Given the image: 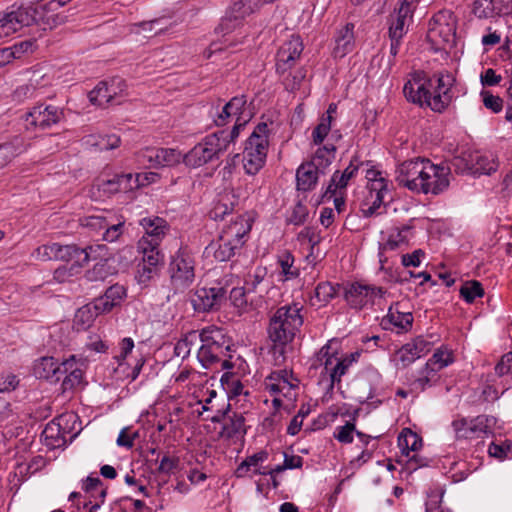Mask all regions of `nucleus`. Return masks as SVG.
<instances>
[{
  "mask_svg": "<svg viewBox=\"0 0 512 512\" xmlns=\"http://www.w3.org/2000/svg\"><path fill=\"white\" fill-rule=\"evenodd\" d=\"M265 274V269L262 268H256L254 273H249L245 281L247 292H255L258 285L263 281Z\"/></svg>",
  "mask_w": 512,
  "mask_h": 512,
  "instance_id": "64",
  "label": "nucleus"
},
{
  "mask_svg": "<svg viewBox=\"0 0 512 512\" xmlns=\"http://www.w3.org/2000/svg\"><path fill=\"white\" fill-rule=\"evenodd\" d=\"M227 290L220 283L212 287H199L191 296V304L196 312L218 310L226 300Z\"/></svg>",
  "mask_w": 512,
  "mask_h": 512,
  "instance_id": "12",
  "label": "nucleus"
},
{
  "mask_svg": "<svg viewBox=\"0 0 512 512\" xmlns=\"http://www.w3.org/2000/svg\"><path fill=\"white\" fill-rule=\"evenodd\" d=\"M354 25L352 23L346 24L337 33L335 46L333 48V58L336 61L341 60L345 55L353 51L354 48Z\"/></svg>",
  "mask_w": 512,
  "mask_h": 512,
  "instance_id": "24",
  "label": "nucleus"
},
{
  "mask_svg": "<svg viewBox=\"0 0 512 512\" xmlns=\"http://www.w3.org/2000/svg\"><path fill=\"white\" fill-rule=\"evenodd\" d=\"M111 274L112 270L107 260L101 259L93 266V268L86 271L85 277L88 281L96 282L104 281Z\"/></svg>",
  "mask_w": 512,
  "mask_h": 512,
  "instance_id": "46",
  "label": "nucleus"
},
{
  "mask_svg": "<svg viewBox=\"0 0 512 512\" xmlns=\"http://www.w3.org/2000/svg\"><path fill=\"white\" fill-rule=\"evenodd\" d=\"M101 246H87L80 248L75 244L56 245V261L70 262L73 261L77 266L83 267L90 261L91 254L94 250H101Z\"/></svg>",
  "mask_w": 512,
  "mask_h": 512,
  "instance_id": "17",
  "label": "nucleus"
},
{
  "mask_svg": "<svg viewBox=\"0 0 512 512\" xmlns=\"http://www.w3.org/2000/svg\"><path fill=\"white\" fill-rule=\"evenodd\" d=\"M427 158H415L401 163L396 169L398 185L412 192L422 193L424 190Z\"/></svg>",
  "mask_w": 512,
  "mask_h": 512,
  "instance_id": "8",
  "label": "nucleus"
},
{
  "mask_svg": "<svg viewBox=\"0 0 512 512\" xmlns=\"http://www.w3.org/2000/svg\"><path fill=\"white\" fill-rule=\"evenodd\" d=\"M137 251L142 255V262L150 265H159L163 262V254L160 251V243L139 239Z\"/></svg>",
  "mask_w": 512,
  "mask_h": 512,
  "instance_id": "30",
  "label": "nucleus"
},
{
  "mask_svg": "<svg viewBox=\"0 0 512 512\" xmlns=\"http://www.w3.org/2000/svg\"><path fill=\"white\" fill-rule=\"evenodd\" d=\"M145 234L140 239L161 243L169 230L167 221L161 217H145L140 220Z\"/></svg>",
  "mask_w": 512,
  "mask_h": 512,
  "instance_id": "22",
  "label": "nucleus"
},
{
  "mask_svg": "<svg viewBox=\"0 0 512 512\" xmlns=\"http://www.w3.org/2000/svg\"><path fill=\"white\" fill-rule=\"evenodd\" d=\"M384 294L385 290L382 287L355 282L346 288L345 299L352 308L361 309L373 303L376 296L382 297Z\"/></svg>",
  "mask_w": 512,
  "mask_h": 512,
  "instance_id": "15",
  "label": "nucleus"
},
{
  "mask_svg": "<svg viewBox=\"0 0 512 512\" xmlns=\"http://www.w3.org/2000/svg\"><path fill=\"white\" fill-rule=\"evenodd\" d=\"M398 446L403 454L409 456L410 452H416L422 446V439L411 429L404 428L398 436Z\"/></svg>",
  "mask_w": 512,
  "mask_h": 512,
  "instance_id": "35",
  "label": "nucleus"
},
{
  "mask_svg": "<svg viewBox=\"0 0 512 512\" xmlns=\"http://www.w3.org/2000/svg\"><path fill=\"white\" fill-rule=\"evenodd\" d=\"M241 120H242L241 117H237V121L230 132L222 130V131L212 134V135H216L218 138L225 139L227 141L226 151L228 150L229 145L232 142H234V140L239 136L240 129L243 128L244 125L246 124V120H243V121H241Z\"/></svg>",
  "mask_w": 512,
  "mask_h": 512,
  "instance_id": "55",
  "label": "nucleus"
},
{
  "mask_svg": "<svg viewBox=\"0 0 512 512\" xmlns=\"http://www.w3.org/2000/svg\"><path fill=\"white\" fill-rule=\"evenodd\" d=\"M336 294L335 287L329 282L319 283L314 290V298L318 303L329 302Z\"/></svg>",
  "mask_w": 512,
  "mask_h": 512,
  "instance_id": "53",
  "label": "nucleus"
},
{
  "mask_svg": "<svg viewBox=\"0 0 512 512\" xmlns=\"http://www.w3.org/2000/svg\"><path fill=\"white\" fill-rule=\"evenodd\" d=\"M473 14L479 19H487L512 13V0H475Z\"/></svg>",
  "mask_w": 512,
  "mask_h": 512,
  "instance_id": "18",
  "label": "nucleus"
},
{
  "mask_svg": "<svg viewBox=\"0 0 512 512\" xmlns=\"http://www.w3.org/2000/svg\"><path fill=\"white\" fill-rule=\"evenodd\" d=\"M384 321H388L400 330L407 331L412 326L413 316L411 313L394 312L392 311V308H390L387 316L384 318Z\"/></svg>",
  "mask_w": 512,
  "mask_h": 512,
  "instance_id": "48",
  "label": "nucleus"
},
{
  "mask_svg": "<svg viewBox=\"0 0 512 512\" xmlns=\"http://www.w3.org/2000/svg\"><path fill=\"white\" fill-rule=\"evenodd\" d=\"M323 175L313 163H303L296 171L297 189L300 191H311L315 188L318 178Z\"/></svg>",
  "mask_w": 512,
  "mask_h": 512,
  "instance_id": "25",
  "label": "nucleus"
},
{
  "mask_svg": "<svg viewBox=\"0 0 512 512\" xmlns=\"http://www.w3.org/2000/svg\"><path fill=\"white\" fill-rule=\"evenodd\" d=\"M460 295L467 303H472L484 295V289L479 281H466L460 288Z\"/></svg>",
  "mask_w": 512,
  "mask_h": 512,
  "instance_id": "49",
  "label": "nucleus"
},
{
  "mask_svg": "<svg viewBox=\"0 0 512 512\" xmlns=\"http://www.w3.org/2000/svg\"><path fill=\"white\" fill-rule=\"evenodd\" d=\"M270 129L265 122L259 123L247 139L243 151V167L247 174H257L266 162Z\"/></svg>",
  "mask_w": 512,
  "mask_h": 512,
  "instance_id": "5",
  "label": "nucleus"
},
{
  "mask_svg": "<svg viewBox=\"0 0 512 512\" xmlns=\"http://www.w3.org/2000/svg\"><path fill=\"white\" fill-rule=\"evenodd\" d=\"M124 221H119L116 224H111L108 222V225L104 228L103 239L107 242H114L118 240V238L123 233Z\"/></svg>",
  "mask_w": 512,
  "mask_h": 512,
  "instance_id": "63",
  "label": "nucleus"
},
{
  "mask_svg": "<svg viewBox=\"0 0 512 512\" xmlns=\"http://www.w3.org/2000/svg\"><path fill=\"white\" fill-rule=\"evenodd\" d=\"M265 386L272 394L284 392V389L292 390L294 385L289 382L285 370L271 373L265 381Z\"/></svg>",
  "mask_w": 512,
  "mask_h": 512,
  "instance_id": "33",
  "label": "nucleus"
},
{
  "mask_svg": "<svg viewBox=\"0 0 512 512\" xmlns=\"http://www.w3.org/2000/svg\"><path fill=\"white\" fill-rule=\"evenodd\" d=\"M268 458V453L266 451H259L251 456L246 457L237 467L235 471V475L238 478H243L247 476V473L251 469V467H257L259 463L264 462Z\"/></svg>",
  "mask_w": 512,
  "mask_h": 512,
  "instance_id": "41",
  "label": "nucleus"
},
{
  "mask_svg": "<svg viewBox=\"0 0 512 512\" xmlns=\"http://www.w3.org/2000/svg\"><path fill=\"white\" fill-rule=\"evenodd\" d=\"M89 100L92 104L100 107H106L108 104L113 103L104 80L100 81L97 86L90 91Z\"/></svg>",
  "mask_w": 512,
  "mask_h": 512,
  "instance_id": "44",
  "label": "nucleus"
},
{
  "mask_svg": "<svg viewBox=\"0 0 512 512\" xmlns=\"http://www.w3.org/2000/svg\"><path fill=\"white\" fill-rule=\"evenodd\" d=\"M64 117L63 110L56 106L43 104L37 105L25 116V125L28 130L47 129L61 121Z\"/></svg>",
  "mask_w": 512,
  "mask_h": 512,
  "instance_id": "13",
  "label": "nucleus"
},
{
  "mask_svg": "<svg viewBox=\"0 0 512 512\" xmlns=\"http://www.w3.org/2000/svg\"><path fill=\"white\" fill-rule=\"evenodd\" d=\"M56 245L57 243H48L39 246L34 252L36 258L41 261L56 260Z\"/></svg>",
  "mask_w": 512,
  "mask_h": 512,
  "instance_id": "61",
  "label": "nucleus"
},
{
  "mask_svg": "<svg viewBox=\"0 0 512 512\" xmlns=\"http://www.w3.org/2000/svg\"><path fill=\"white\" fill-rule=\"evenodd\" d=\"M367 178L369 180L367 184L368 195L365 199L366 204H370V206L367 209H363V213L366 217H369L375 214L384 203L389 189L388 182L381 176V172L369 171Z\"/></svg>",
  "mask_w": 512,
  "mask_h": 512,
  "instance_id": "14",
  "label": "nucleus"
},
{
  "mask_svg": "<svg viewBox=\"0 0 512 512\" xmlns=\"http://www.w3.org/2000/svg\"><path fill=\"white\" fill-rule=\"evenodd\" d=\"M95 187L98 191L103 192L106 196H111L119 192H128L137 184H133V176L131 173L128 174H116L112 178H98Z\"/></svg>",
  "mask_w": 512,
  "mask_h": 512,
  "instance_id": "19",
  "label": "nucleus"
},
{
  "mask_svg": "<svg viewBox=\"0 0 512 512\" xmlns=\"http://www.w3.org/2000/svg\"><path fill=\"white\" fill-rule=\"evenodd\" d=\"M62 371L65 377L62 381L63 391L73 390L81 385L83 380V371L76 366L75 357L62 362Z\"/></svg>",
  "mask_w": 512,
  "mask_h": 512,
  "instance_id": "27",
  "label": "nucleus"
},
{
  "mask_svg": "<svg viewBox=\"0 0 512 512\" xmlns=\"http://www.w3.org/2000/svg\"><path fill=\"white\" fill-rule=\"evenodd\" d=\"M226 143L225 139L210 134L184 155L183 162L193 168L203 166L218 159L226 151Z\"/></svg>",
  "mask_w": 512,
  "mask_h": 512,
  "instance_id": "7",
  "label": "nucleus"
},
{
  "mask_svg": "<svg viewBox=\"0 0 512 512\" xmlns=\"http://www.w3.org/2000/svg\"><path fill=\"white\" fill-rule=\"evenodd\" d=\"M34 43L32 41H23L12 47L0 49V64H11L14 60L25 61L24 56L32 53Z\"/></svg>",
  "mask_w": 512,
  "mask_h": 512,
  "instance_id": "28",
  "label": "nucleus"
},
{
  "mask_svg": "<svg viewBox=\"0 0 512 512\" xmlns=\"http://www.w3.org/2000/svg\"><path fill=\"white\" fill-rule=\"evenodd\" d=\"M40 14L38 7L32 4L11 6L0 13V38H7L24 27L33 25Z\"/></svg>",
  "mask_w": 512,
  "mask_h": 512,
  "instance_id": "6",
  "label": "nucleus"
},
{
  "mask_svg": "<svg viewBox=\"0 0 512 512\" xmlns=\"http://www.w3.org/2000/svg\"><path fill=\"white\" fill-rule=\"evenodd\" d=\"M277 73L281 76L285 87L295 90L306 77V72L299 66H278Z\"/></svg>",
  "mask_w": 512,
  "mask_h": 512,
  "instance_id": "31",
  "label": "nucleus"
},
{
  "mask_svg": "<svg viewBox=\"0 0 512 512\" xmlns=\"http://www.w3.org/2000/svg\"><path fill=\"white\" fill-rule=\"evenodd\" d=\"M171 283L176 289H185L195 280V261L189 251L180 248L169 265Z\"/></svg>",
  "mask_w": 512,
  "mask_h": 512,
  "instance_id": "9",
  "label": "nucleus"
},
{
  "mask_svg": "<svg viewBox=\"0 0 512 512\" xmlns=\"http://www.w3.org/2000/svg\"><path fill=\"white\" fill-rule=\"evenodd\" d=\"M45 444L50 448H58L65 444V433L62 432L61 426L55 421H51L46 425L42 432Z\"/></svg>",
  "mask_w": 512,
  "mask_h": 512,
  "instance_id": "34",
  "label": "nucleus"
},
{
  "mask_svg": "<svg viewBox=\"0 0 512 512\" xmlns=\"http://www.w3.org/2000/svg\"><path fill=\"white\" fill-rule=\"evenodd\" d=\"M199 340L202 344L198 349L197 358L204 368L211 367L224 357H230L231 339L221 328H204L199 333Z\"/></svg>",
  "mask_w": 512,
  "mask_h": 512,
  "instance_id": "4",
  "label": "nucleus"
},
{
  "mask_svg": "<svg viewBox=\"0 0 512 512\" xmlns=\"http://www.w3.org/2000/svg\"><path fill=\"white\" fill-rule=\"evenodd\" d=\"M497 164L493 159L473 152V174H491L496 171Z\"/></svg>",
  "mask_w": 512,
  "mask_h": 512,
  "instance_id": "47",
  "label": "nucleus"
},
{
  "mask_svg": "<svg viewBox=\"0 0 512 512\" xmlns=\"http://www.w3.org/2000/svg\"><path fill=\"white\" fill-rule=\"evenodd\" d=\"M408 230L407 228H403V230L396 229L392 233H390L387 241L382 245L383 250H395L400 247L401 244L406 243V237L402 234L403 231Z\"/></svg>",
  "mask_w": 512,
  "mask_h": 512,
  "instance_id": "60",
  "label": "nucleus"
},
{
  "mask_svg": "<svg viewBox=\"0 0 512 512\" xmlns=\"http://www.w3.org/2000/svg\"><path fill=\"white\" fill-rule=\"evenodd\" d=\"M97 317L91 304L79 308L74 316L73 328L77 331H86L92 326Z\"/></svg>",
  "mask_w": 512,
  "mask_h": 512,
  "instance_id": "36",
  "label": "nucleus"
},
{
  "mask_svg": "<svg viewBox=\"0 0 512 512\" xmlns=\"http://www.w3.org/2000/svg\"><path fill=\"white\" fill-rule=\"evenodd\" d=\"M360 162L357 158L351 160L348 167L343 172L335 171L331 177L330 183L323 195L325 198H332L337 191L345 189L349 181L355 177L359 170Z\"/></svg>",
  "mask_w": 512,
  "mask_h": 512,
  "instance_id": "20",
  "label": "nucleus"
},
{
  "mask_svg": "<svg viewBox=\"0 0 512 512\" xmlns=\"http://www.w3.org/2000/svg\"><path fill=\"white\" fill-rule=\"evenodd\" d=\"M162 148L159 147H146L137 153V160L140 164L158 168L162 167Z\"/></svg>",
  "mask_w": 512,
  "mask_h": 512,
  "instance_id": "40",
  "label": "nucleus"
},
{
  "mask_svg": "<svg viewBox=\"0 0 512 512\" xmlns=\"http://www.w3.org/2000/svg\"><path fill=\"white\" fill-rule=\"evenodd\" d=\"M199 339V333L196 331H191L187 333L183 338H181L174 347V353L176 356L185 359L189 356L191 352V347L197 342Z\"/></svg>",
  "mask_w": 512,
  "mask_h": 512,
  "instance_id": "45",
  "label": "nucleus"
},
{
  "mask_svg": "<svg viewBox=\"0 0 512 512\" xmlns=\"http://www.w3.org/2000/svg\"><path fill=\"white\" fill-rule=\"evenodd\" d=\"M309 215V211L306 205L298 202L293 208L290 215L287 218L288 223L293 225H302L306 222Z\"/></svg>",
  "mask_w": 512,
  "mask_h": 512,
  "instance_id": "54",
  "label": "nucleus"
},
{
  "mask_svg": "<svg viewBox=\"0 0 512 512\" xmlns=\"http://www.w3.org/2000/svg\"><path fill=\"white\" fill-rule=\"evenodd\" d=\"M256 8V0H237L231 5L228 15L222 19L216 28V33L224 37V43L232 44L233 39L229 37V34L240 25L246 16L253 13Z\"/></svg>",
  "mask_w": 512,
  "mask_h": 512,
  "instance_id": "10",
  "label": "nucleus"
},
{
  "mask_svg": "<svg viewBox=\"0 0 512 512\" xmlns=\"http://www.w3.org/2000/svg\"><path fill=\"white\" fill-rule=\"evenodd\" d=\"M303 48L301 38L299 36H291L278 50L276 54L277 64H287L300 60Z\"/></svg>",
  "mask_w": 512,
  "mask_h": 512,
  "instance_id": "26",
  "label": "nucleus"
},
{
  "mask_svg": "<svg viewBox=\"0 0 512 512\" xmlns=\"http://www.w3.org/2000/svg\"><path fill=\"white\" fill-rule=\"evenodd\" d=\"M418 358H420V355L414 350L411 342H409L397 350L394 361L397 366L400 365L402 368H406Z\"/></svg>",
  "mask_w": 512,
  "mask_h": 512,
  "instance_id": "43",
  "label": "nucleus"
},
{
  "mask_svg": "<svg viewBox=\"0 0 512 512\" xmlns=\"http://www.w3.org/2000/svg\"><path fill=\"white\" fill-rule=\"evenodd\" d=\"M433 336L429 337L418 336L413 341H411L414 350L420 355V357L426 355L432 348L434 341L432 340Z\"/></svg>",
  "mask_w": 512,
  "mask_h": 512,
  "instance_id": "62",
  "label": "nucleus"
},
{
  "mask_svg": "<svg viewBox=\"0 0 512 512\" xmlns=\"http://www.w3.org/2000/svg\"><path fill=\"white\" fill-rule=\"evenodd\" d=\"M245 433V419L242 414L234 412L223 425L221 435L234 438Z\"/></svg>",
  "mask_w": 512,
  "mask_h": 512,
  "instance_id": "39",
  "label": "nucleus"
},
{
  "mask_svg": "<svg viewBox=\"0 0 512 512\" xmlns=\"http://www.w3.org/2000/svg\"><path fill=\"white\" fill-rule=\"evenodd\" d=\"M240 205V198L234 190H226L219 197L218 202L210 211V217L214 220H222L226 215L231 214Z\"/></svg>",
  "mask_w": 512,
  "mask_h": 512,
  "instance_id": "23",
  "label": "nucleus"
},
{
  "mask_svg": "<svg viewBox=\"0 0 512 512\" xmlns=\"http://www.w3.org/2000/svg\"><path fill=\"white\" fill-rule=\"evenodd\" d=\"M214 250V257L218 261H228L236 253V250L242 247L241 243L226 238L223 234L219 236Z\"/></svg>",
  "mask_w": 512,
  "mask_h": 512,
  "instance_id": "32",
  "label": "nucleus"
},
{
  "mask_svg": "<svg viewBox=\"0 0 512 512\" xmlns=\"http://www.w3.org/2000/svg\"><path fill=\"white\" fill-rule=\"evenodd\" d=\"M336 148L334 145H325L317 149L314 157L309 163H313L322 174L329 167L335 158Z\"/></svg>",
  "mask_w": 512,
  "mask_h": 512,
  "instance_id": "38",
  "label": "nucleus"
},
{
  "mask_svg": "<svg viewBox=\"0 0 512 512\" xmlns=\"http://www.w3.org/2000/svg\"><path fill=\"white\" fill-rule=\"evenodd\" d=\"M251 230V224L248 219L242 215H238L235 220H232L222 231L221 234L235 242L241 243L243 246V237Z\"/></svg>",
  "mask_w": 512,
  "mask_h": 512,
  "instance_id": "29",
  "label": "nucleus"
},
{
  "mask_svg": "<svg viewBox=\"0 0 512 512\" xmlns=\"http://www.w3.org/2000/svg\"><path fill=\"white\" fill-rule=\"evenodd\" d=\"M458 19L448 9H442L435 13L428 23L427 40L435 52H439L445 59L447 47H452L456 39Z\"/></svg>",
  "mask_w": 512,
  "mask_h": 512,
  "instance_id": "3",
  "label": "nucleus"
},
{
  "mask_svg": "<svg viewBox=\"0 0 512 512\" xmlns=\"http://www.w3.org/2000/svg\"><path fill=\"white\" fill-rule=\"evenodd\" d=\"M452 353L448 350L438 349L428 360L426 367L438 371L452 363Z\"/></svg>",
  "mask_w": 512,
  "mask_h": 512,
  "instance_id": "50",
  "label": "nucleus"
},
{
  "mask_svg": "<svg viewBox=\"0 0 512 512\" xmlns=\"http://www.w3.org/2000/svg\"><path fill=\"white\" fill-rule=\"evenodd\" d=\"M355 431V425L351 422H346L344 426L336 428L334 437L343 444H349L353 442V433Z\"/></svg>",
  "mask_w": 512,
  "mask_h": 512,
  "instance_id": "59",
  "label": "nucleus"
},
{
  "mask_svg": "<svg viewBox=\"0 0 512 512\" xmlns=\"http://www.w3.org/2000/svg\"><path fill=\"white\" fill-rule=\"evenodd\" d=\"M484 106L494 113H499L503 109V100L491 92L483 90L481 92Z\"/></svg>",
  "mask_w": 512,
  "mask_h": 512,
  "instance_id": "56",
  "label": "nucleus"
},
{
  "mask_svg": "<svg viewBox=\"0 0 512 512\" xmlns=\"http://www.w3.org/2000/svg\"><path fill=\"white\" fill-rule=\"evenodd\" d=\"M108 87L109 95H111L112 102L121 96L127 88L126 82L120 77H113L108 80H104Z\"/></svg>",
  "mask_w": 512,
  "mask_h": 512,
  "instance_id": "57",
  "label": "nucleus"
},
{
  "mask_svg": "<svg viewBox=\"0 0 512 512\" xmlns=\"http://www.w3.org/2000/svg\"><path fill=\"white\" fill-rule=\"evenodd\" d=\"M294 261L293 255L288 251L283 252L278 258L281 274L285 281L295 279L299 276V269L294 266Z\"/></svg>",
  "mask_w": 512,
  "mask_h": 512,
  "instance_id": "42",
  "label": "nucleus"
},
{
  "mask_svg": "<svg viewBox=\"0 0 512 512\" xmlns=\"http://www.w3.org/2000/svg\"><path fill=\"white\" fill-rule=\"evenodd\" d=\"M33 374L39 379L58 382L63 375L62 363H58L53 357H41L34 363Z\"/></svg>",
  "mask_w": 512,
  "mask_h": 512,
  "instance_id": "21",
  "label": "nucleus"
},
{
  "mask_svg": "<svg viewBox=\"0 0 512 512\" xmlns=\"http://www.w3.org/2000/svg\"><path fill=\"white\" fill-rule=\"evenodd\" d=\"M300 311L297 304L282 306L270 319L268 335L273 342L272 353L277 364L284 362L286 346L303 324Z\"/></svg>",
  "mask_w": 512,
  "mask_h": 512,
  "instance_id": "2",
  "label": "nucleus"
},
{
  "mask_svg": "<svg viewBox=\"0 0 512 512\" xmlns=\"http://www.w3.org/2000/svg\"><path fill=\"white\" fill-rule=\"evenodd\" d=\"M454 82L455 78L450 73L428 76L424 71L416 70L409 75L403 92L408 101L442 112L451 101L450 91Z\"/></svg>",
  "mask_w": 512,
  "mask_h": 512,
  "instance_id": "1",
  "label": "nucleus"
},
{
  "mask_svg": "<svg viewBox=\"0 0 512 512\" xmlns=\"http://www.w3.org/2000/svg\"><path fill=\"white\" fill-rule=\"evenodd\" d=\"M445 166L449 168V175L452 171L457 174H473V152H463L461 155L453 157Z\"/></svg>",
  "mask_w": 512,
  "mask_h": 512,
  "instance_id": "37",
  "label": "nucleus"
},
{
  "mask_svg": "<svg viewBox=\"0 0 512 512\" xmlns=\"http://www.w3.org/2000/svg\"><path fill=\"white\" fill-rule=\"evenodd\" d=\"M424 190L422 193L424 194H434L438 195L445 191L449 184V168H447L444 164H434L430 160L426 163V175H425V183Z\"/></svg>",
  "mask_w": 512,
  "mask_h": 512,
  "instance_id": "16",
  "label": "nucleus"
},
{
  "mask_svg": "<svg viewBox=\"0 0 512 512\" xmlns=\"http://www.w3.org/2000/svg\"><path fill=\"white\" fill-rule=\"evenodd\" d=\"M162 167H170L183 161L184 155L173 148H162Z\"/></svg>",
  "mask_w": 512,
  "mask_h": 512,
  "instance_id": "58",
  "label": "nucleus"
},
{
  "mask_svg": "<svg viewBox=\"0 0 512 512\" xmlns=\"http://www.w3.org/2000/svg\"><path fill=\"white\" fill-rule=\"evenodd\" d=\"M331 116H322L320 123L314 128L312 132L313 142L316 145L321 144L331 129Z\"/></svg>",
  "mask_w": 512,
  "mask_h": 512,
  "instance_id": "52",
  "label": "nucleus"
},
{
  "mask_svg": "<svg viewBox=\"0 0 512 512\" xmlns=\"http://www.w3.org/2000/svg\"><path fill=\"white\" fill-rule=\"evenodd\" d=\"M330 349L328 344L324 345L318 352L317 361L329 375L330 389H332L335 384H340L342 376L347 373L355 361V357L354 354H351L345 358H339L335 354H331Z\"/></svg>",
  "mask_w": 512,
  "mask_h": 512,
  "instance_id": "11",
  "label": "nucleus"
},
{
  "mask_svg": "<svg viewBox=\"0 0 512 512\" xmlns=\"http://www.w3.org/2000/svg\"><path fill=\"white\" fill-rule=\"evenodd\" d=\"M159 265H150L146 262H141L137 266L136 279L139 284L147 285L148 282L157 275Z\"/></svg>",
  "mask_w": 512,
  "mask_h": 512,
  "instance_id": "51",
  "label": "nucleus"
}]
</instances>
